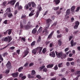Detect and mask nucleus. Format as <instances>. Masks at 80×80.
Segmentation results:
<instances>
[{
  "mask_svg": "<svg viewBox=\"0 0 80 80\" xmlns=\"http://www.w3.org/2000/svg\"><path fill=\"white\" fill-rule=\"evenodd\" d=\"M29 7H31L32 6V2H29L28 3Z\"/></svg>",
  "mask_w": 80,
  "mask_h": 80,
  "instance_id": "bf43d9fd",
  "label": "nucleus"
},
{
  "mask_svg": "<svg viewBox=\"0 0 80 80\" xmlns=\"http://www.w3.org/2000/svg\"><path fill=\"white\" fill-rule=\"evenodd\" d=\"M3 41H5V42H8V43L10 42L11 41V38L10 37H9L8 38L7 37H6L3 40Z\"/></svg>",
  "mask_w": 80,
  "mask_h": 80,
  "instance_id": "39448f33",
  "label": "nucleus"
},
{
  "mask_svg": "<svg viewBox=\"0 0 80 80\" xmlns=\"http://www.w3.org/2000/svg\"><path fill=\"white\" fill-rule=\"evenodd\" d=\"M53 9L54 10H57L59 8V7H58L56 8H53Z\"/></svg>",
  "mask_w": 80,
  "mask_h": 80,
  "instance_id": "f704fd0d",
  "label": "nucleus"
},
{
  "mask_svg": "<svg viewBox=\"0 0 80 80\" xmlns=\"http://www.w3.org/2000/svg\"><path fill=\"white\" fill-rule=\"evenodd\" d=\"M32 7H36V4L34 2H32Z\"/></svg>",
  "mask_w": 80,
  "mask_h": 80,
  "instance_id": "b1692460",
  "label": "nucleus"
},
{
  "mask_svg": "<svg viewBox=\"0 0 80 80\" xmlns=\"http://www.w3.org/2000/svg\"><path fill=\"white\" fill-rule=\"evenodd\" d=\"M19 7V2H17L15 6V8H18Z\"/></svg>",
  "mask_w": 80,
  "mask_h": 80,
  "instance_id": "6ab92c4d",
  "label": "nucleus"
},
{
  "mask_svg": "<svg viewBox=\"0 0 80 80\" xmlns=\"http://www.w3.org/2000/svg\"><path fill=\"white\" fill-rule=\"evenodd\" d=\"M6 67L8 68L9 69H10L11 68V63L10 61H8L6 64Z\"/></svg>",
  "mask_w": 80,
  "mask_h": 80,
  "instance_id": "423d86ee",
  "label": "nucleus"
},
{
  "mask_svg": "<svg viewBox=\"0 0 80 80\" xmlns=\"http://www.w3.org/2000/svg\"><path fill=\"white\" fill-rule=\"evenodd\" d=\"M53 67V64H49L48 66H47V68H52Z\"/></svg>",
  "mask_w": 80,
  "mask_h": 80,
  "instance_id": "dca6fc26",
  "label": "nucleus"
},
{
  "mask_svg": "<svg viewBox=\"0 0 80 80\" xmlns=\"http://www.w3.org/2000/svg\"><path fill=\"white\" fill-rule=\"evenodd\" d=\"M66 57H67V55L66 54H63L62 58H66Z\"/></svg>",
  "mask_w": 80,
  "mask_h": 80,
  "instance_id": "13d9d810",
  "label": "nucleus"
},
{
  "mask_svg": "<svg viewBox=\"0 0 80 80\" xmlns=\"http://www.w3.org/2000/svg\"><path fill=\"white\" fill-rule=\"evenodd\" d=\"M20 50L19 49L18 50H17V53L18 54V55H19L20 54Z\"/></svg>",
  "mask_w": 80,
  "mask_h": 80,
  "instance_id": "8fccbe9b",
  "label": "nucleus"
},
{
  "mask_svg": "<svg viewBox=\"0 0 80 80\" xmlns=\"http://www.w3.org/2000/svg\"><path fill=\"white\" fill-rule=\"evenodd\" d=\"M66 65L67 66H69V65H70V63L68 62H67Z\"/></svg>",
  "mask_w": 80,
  "mask_h": 80,
  "instance_id": "338daca9",
  "label": "nucleus"
},
{
  "mask_svg": "<svg viewBox=\"0 0 80 80\" xmlns=\"http://www.w3.org/2000/svg\"><path fill=\"white\" fill-rule=\"evenodd\" d=\"M41 41V37H40V36H39L38 38V39L37 40V42H38V43H40V42Z\"/></svg>",
  "mask_w": 80,
  "mask_h": 80,
  "instance_id": "bb28decb",
  "label": "nucleus"
},
{
  "mask_svg": "<svg viewBox=\"0 0 80 80\" xmlns=\"http://www.w3.org/2000/svg\"><path fill=\"white\" fill-rule=\"evenodd\" d=\"M54 2L55 3L56 5H58L60 2V0H54Z\"/></svg>",
  "mask_w": 80,
  "mask_h": 80,
  "instance_id": "ddd939ff",
  "label": "nucleus"
},
{
  "mask_svg": "<svg viewBox=\"0 0 80 80\" xmlns=\"http://www.w3.org/2000/svg\"><path fill=\"white\" fill-rule=\"evenodd\" d=\"M18 10H20V9H22V7L21 6H19V7L18 8Z\"/></svg>",
  "mask_w": 80,
  "mask_h": 80,
  "instance_id": "a18cd8bd",
  "label": "nucleus"
},
{
  "mask_svg": "<svg viewBox=\"0 0 80 80\" xmlns=\"http://www.w3.org/2000/svg\"><path fill=\"white\" fill-rule=\"evenodd\" d=\"M54 33V31H52L48 36V38H49L50 39L51 38H52V35Z\"/></svg>",
  "mask_w": 80,
  "mask_h": 80,
  "instance_id": "9d476101",
  "label": "nucleus"
},
{
  "mask_svg": "<svg viewBox=\"0 0 80 80\" xmlns=\"http://www.w3.org/2000/svg\"><path fill=\"white\" fill-rule=\"evenodd\" d=\"M16 2V1L15 0H12L10 2V3L12 5H13L15 4V3Z\"/></svg>",
  "mask_w": 80,
  "mask_h": 80,
  "instance_id": "f3484780",
  "label": "nucleus"
},
{
  "mask_svg": "<svg viewBox=\"0 0 80 80\" xmlns=\"http://www.w3.org/2000/svg\"><path fill=\"white\" fill-rule=\"evenodd\" d=\"M26 76H24L21 77L22 80H25L26 78Z\"/></svg>",
  "mask_w": 80,
  "mask_h": 80,
  "instance_id": "ea45409f",
  "label": "nucleus"
},
{
  "mask_svg": "<svg viewBox=\"0 0 80 80\" xmlns=\"http://www.w3.org/2000/svg\"><path fill=\"white\" fill-rule=\"evenodd\" d=\"M69 49V48H66L64 50L65 52H67V51H68V50Z\"/></svg>",
  "mask_w": 80,
  "mask_h": 80,
  "instance_id": "69168bd1",
  "label": "nucleus"
},
{
  "mask_svg": "<svg viewBox=\"0 0 80 80\" xmlns=\"http://www.w3.org/2000/svg\"><path fill=\"white\" fill-rule=\"evenodd\" d=\"M77 75H78V74H80V71H77Z\"/></svg>",
  "mask_w": 80,
  "mask_h": 80,
  "instance_id": "774afa93",
  "label": "nucleus"
},
{
  "mask_svg": "<svg viewBox=\"0 0 80 80\" xmlns=\"http://www.w3.org/2000/svg\"><path fill=\"white\" fill-rule=\"evenodd\" d=\"M2 55H0V60H2V61H3V58L2 57Z\"/></svg>",
  "mask_w": 80,
  "mask_h": 80,
  "instance_id": "4c0bfd02",
  "label": "nucleus"
},
{
  "mask_svg": "<svg viewBox=\"0 0 80 80\" xmlns=\"http://www.w3.org/2000/svg\"><path fill=\"white\" fill-rule=\"evenodd\" d=\"M30 24V22H28L27 25L25 27V28H26V30H28V29H29L30 27H32V26Z\"/></svg>",
  "mask_w": 80,
  "mask_h": 80,
  "instance_id": "7ed1b4c3",
  "label": "nucleus"
},
{
  "mask_svg": "<svg viewBox=\"0 0 80 80\" xmlns=\"http://www.w3.org/2000/svg\"><path fill=\"white\" fill-rule=\"evenodd\" d=\"M6 11L7 12H11V10H10V8H8L6 10Z\"/></svg>",
  "mask_w": 80,
  "mask_h": 80,
  "instance_id": "a878e982",
  "label": "nucleus"
},
{
  "mask_svg": "<svg viewBox=\"0 0 80 80\" xmlns=\"http://www.w3.org/2000/svg\"><path fill=\"white\" fill-rule=\"evenodd\" d=\"M80 10V7H78L77 8V9L76 10V12H78Z\"/></svg>",
  "mask_w": 80,
  "mask_h": 80,
  "instance_id": "603ef678",
  "label": "nucleus"
},
{
  "mask_svg": "<svg viewBox=\"0 0 80 80\" xmlns=\"http://www.w3.org/2000/svg\"><path fill=\"white\" fill-rule=\"evenodd\" d=\"M46 30H44L43 31H42V33H45V35H48V31L47 30L48 29L47 28H46Z\"/></svg>",
  "mask_w": 80,
  "mask_h": 80,
  "instance_id": "6e6552de",
  "label": "nucleus"
},
{
  "mask_svg": "<svg viewBox=\"0 0 80 80\" xmlns=\"http://www.w3.org/2000/svg\"><path fill=\"white\" fill-rule=\"evenodd\" d=\"M37 50L35 48V49H33L32 50V53H33V54H34V55H35V54H36L37 53Z\"/></svg>",
  "mask_w": 80,
  "mask_h": 80,
  "instance_id": "2eb2a0df",
  "label": "nucleus"
},
{
  "mask_svg": "<svg viewBox=\"0 0 80 80\" xmlns=\"http://www.w3.org/2000/svg\"><path fill=\"white\" fill-rule=\"evenodd\" d=\"M73 58H68L67 59L68 61H72L73 60Z\"/></svg>",
  "mask_w": 80,
  "mask_h": 80,
  "instance_id": "473e14b6",
  "label": "nucleus"
},
{
  "mask_svg": "<svg viewBox=\"0 0 80 80\" xmlns=\"http://www.w3.org/2000/svg\"><path fill=\"white\" fill-rule=\"evenodd\" d=\"M58 44L59 45H62V42L60 40H59L58 42Z\"/></svg>",
  "mask_w": 80,
  "mask_h": 80,
  "instance_id": "7c9ffc66",
  "label": "nucleus"
},
{
  "mask_svg": "<svg viewBox=\"0 0 80 80\" xmlns=\"http://www.w3.org/2000/svg\"><path fill=\"white\" fill-rule=\"evenodd\" d=\"M52 21L50 18L46 20L47 24H46V28L47 29L49 27V26H50V23L52 22Z\"/></svg>",
  "mask_w": 80,
  "mask_h": 80,
  "instance_id": "f257e3e1",
  "label": "nucleus"
},
{
  "mask_svg": "<svg viewBox=\"0 0 80 80\" xmlns=\"http://www.w3.org/2000/svg\"><path fill=\"white\" fill-rule=\"evenodd\" d=\"M15 47H11L10 48V49L11 50H14L15 49Z\"/></svg>",
  "mask_w": 80,
  "mask_h": 80,
  "instance_id": "5fc2aeb1",
  "label": "nucleus"
},
{
  "mask_svg": "<svg viewBox=\"0 0 80 80\" xmlns=\"http://www.w3.org/2000/svg\"><path fill=\"white\" fill-rule=\"evenodd\" d=\"M42 32V27H40L38 31V33H41Z\"/></svg>",
  "mask_w": 80,
  "mask_h": 80,
  "instance_id": "a211bd4d",
  "label": "nucleus"
},
{
  "mask_svg": "<svg viewBox=\"0 0 80 80\" xmlns=\"http://www.w3.org/2000/svg\"><path fill=\"white\" fill-rule=\"evenodd\" d=\"M20 27L21 28H23V25H22V22H20Z\"/></svg>",
  "mask_w": 80,
  "mask_h": 80,
  "instance_id": "4d7b16f0",
  "label": "nucleus"
},
{
  "mask_svg": "<svg viewBox=\"0 0 80 80\" xmlns=\"http://www.w3.org/2000/svg\"><path fill=\"white\" fill-rule=\"evenodd\" d=\"M37 32V29L36 28H34L32 31V33H33L34 34H35V33Z\"/></svg>",
  "mask_w": 80,
  "mask_h": 80,
  "instance_id": "aec40b11",
  "label": "nucleus"
},
{
  "mask_svg": "<svg viewBox=\"0 0 80 80\" xmlns=\"http://www.w3.org/2000/svg\"><path fill=\"white\" fill-rule=\"evenodd\" d=\"M63 66V63L62 62L61 63H59L58 64V67L59 68H61Z\"/></svg>",
  "mask_w": 80,
  "mask_h": 80,
  "instance_id": "4be33fe9",
  "label": "nucleus"
},
{
  "mask_svg": "<svg viewBox=\"0 0 80 80\" xmlns=\"http://www.w3.org/2000/svg\"><path fill=\"white\" fill-rule=\"evenodd\" d=\"M28 8H29V7H28V4L26 5L25 6V8H26V9H28Z\"/></svg>",
  "mask_w": 80,
  "mask_h": 80,
  "instance_id": "37998d69",
  "label": "nucleus"
},
{
  "mask_svg": "<svg viewBox=\"0 0 80 80\" xmlns=\"http://www.w3.org/2000/svg\"><path fill=\"white\" fill-rule=\"evenodd\" d=\"M42 52L43 53H45L46 52V48H44L42 50Z\"/></svg>",
  "mask_w": 80,
  "mask_h": 80,
  "instance_id": "49530a36",
  "label": "nucleus"
},
{
  "mask_svg": "<svg viewBox=\"0 0 80 80\" xmlns=\"http://www.w3.org/2000/svg\"><path fill=\"white\" fill-rule=\"evenodd\" d=\"M28 77L29 78H34V77H33V76H31V75H30V74H28Z\"/></svg>",
  "mask_w": 80,
  "mask_h": 80,
  "instance_id": "a19ab883",
  "label": "nucleus"
},
{
  "mask_svg": "<svg viewBox=\"0 0 80 80\" xmlns=\"http://www.w3.org/2000/svg\"><path fill=\"white\" fill-rule=\"evenodd\" d=\"M58 69V66L57 65H56V66L54 67V69L55 70H57Z\"/></svg>",
  "mask_w": 80,
  "mask_h": 80,
  "instance_id": "cd10ccee",
  "label": "nucleus"
},
{
  "mask_svg": "<svg viewBox=\"0 0 80 80\" xmlns=\"http://www.w3.org/2000/svg\"><path fill=\"white\" fill-rule=\"evenodd\" d=\"M9 72H10V70L9 69H7L6 70V72H5V73H9Z\"/></svg>",
  "mask_w": 80,
  "mask_h": 80,
  "instance_id": "72a5a7b5",
  "label": "nucleus"
},
{
  "mask_svg": "<svg viewBox=\"0 0 80 80\" xmlns=\"http://www.w3.org/2000/svg\"><path fill=\"white\" fill-rule=\"evenodd\" d=\"M35 73H36V72H35V70H33L32 71L31 75H34Z\"/></svg>",
  "mask_w": 80,
  "mask_h": 80,
  "instance_id": "393cba45",
  "label": "nucleus"
},
{
  "mask_svg": "<svg viewBox=\"0 0 80 80\" xmlns=\"http://www.w3.org/2000/svg\"><path fill=\"white\" fill-rule=\"evenodd\" d=\"M25 17H26V15H22L21 16V19H23V18H25Z\"/></svg>",
  "mask_w": 80,
  "mask_h": 80,
  "instance_id": "c9c22d12",
  "label": "nucleus"
},
{
  "mask_svg": "<svg viewBox=\"0 0 80 80\" xmlns=\"http://www.w3.org/2000/svg\"><path fill=\"white\" fill-rule=\"evenodd\" d=\"M49 55L52 57H55V53L54 52H50Z\"/></svg>",
  "mask_w": 80,
  "mask_h": 80,
  "instance_id": "1a4fd4ad",
  "label": "nucleus"
},
{
  "mask_svg": "<svg viewBox=\"0 0 80 80\" xmlns=\"http://www.w3.org/2000/svg\"><path fill=\"white\" fill-rule=\"evenodd\" d=\"M6 14H7L8 17L9 18L13 16L12 14L11 13V12H7L5 14V15H6Z\"/></svg>",
  "mask_w": 80,
  "mask_h": 80,
  "instance_id": "0eeeda50",
  "label": "nucleus"
},
{
  "mask_svg": "<svg viewBox=\"0 0 80 80\" xmlns=\"http://www.w3.org/2000/svg\"><path fill=\"white\" fill-rule=\"evenodd\" d=\"M62 37V34H58L57 35V38H61Z\"/></svg>",
  "mask_w": 80,
  "mask_h": 80,
  "instance_id": "2f4dec72",
  "label": "nucleus"
},
{
  "mask_svg": "<svg viewBox=\"0 0 80 80\" xmlns=\"http://www.w3.org/2000/svg\"><path fill=\"white\" fill-rule=\"evenodd\" d=\"M3 13V10L1 9V10H0V13Z\"/></svg>",
  "mask_w": 80,
  "mask_h": 80,
  "instance_id": "0e129e2a",
  "label": "nucleus"
},
{
  "mask_svg": "<svg viewBox=\"0 0 80 80\" xmlns=\"http://www.w3.org/2000/svg\"><path fill=\"white\" fill-rule=\"evenodd\" d=\"M33 15H34V13H32L31 12L29 14V17H32V16H33Z\"/></svg>",
  "mask_w": 80,
  "mask_h": 80,
  "instance_id": "de8ad7c7",
  "label": "nucleus"
},
{
  "mask_svg": "<svg viewBox=\"0 0 80 80\" xmlns=\"http://www.w3.org/2000/svg\"><path fill=\"white\" fill-rule=\"evenodd\" d=\"M43 48L42 47H37L36 49L37 51H38L39 53H41V52H42V50Z\"/></svg>",
  "mask_w": 80,
  "mask_h": 80,
  "instance_id": "20e7f679",
  "label": "nucleus"
},
{
  "mask_svg": "<svg viewBox=\"0 0 80 80\" xmlns=\"http://www.w3.org/2000/svg\"><path fill=\"white\" fill-rule=\"evenodd\" d=\"M75 23V25H77V26H78V25H79V24H80V23L78 21H76Z\"/></svg>",
  "mask_w": 80,
  "mask_h": 80,
  "instance_id": "c85d7f7f",
  "label": "nucleus"
},
{
  "mask_svg": "<svg viewBox=\"0 0 80 80\" xmlns=\"http://www.w3.org/2000/svg\"><path fill=\"white\" fill-rule=\"evenodd\" d=\"M56 55L58 58H61L62 59H63L62 57L63 56V52H58L57 51H55Z\"/></svg>",
  "mask_w": 80,
  "mask_h": 80,
  "instance_id": "f03ea898",
  "label": "nucleus"
},
{
  "mask_svg": "<svg viewBox=\"0 0 80 80\" xmlns=\"http://www.w3.org/2000/svg\"><path fill=\"white\" fill-rule=\"evenodd\" d=\"M3 5H5V6H6V5H7V2L6 1H4L3 3Z\"/></svg>",
  "mask_w": 80,
  "mask_h": 80,
  "instance_id": "79ce46f5",
  "label": "nucleus"
},
{
  "mask_svg": "<svg viewBox=\"0 0 80 80\" xmlns=\"http://www.w3.org/2000/svg\"><path fill=\"white\" fill-rule=\"evenodd\" d=\"M70 9H68L66 11V15H70Z\"/></svg>",
  "mask_w": 80,
  "mask_h": 80,
  "instance_id": "4468645a",
  "label": "nucleus"
},
{
  "mask_svg": "<svg viewBox=\"0 0 80 80\" xmlns=\"http://www.w3.org/2000/svg\"><path fill=\"white\" fill-rule=\"evenodd\" d=\"M78 26L75 25V26H74V29H77V28H78Z\"/></svg>",
  "mask_w": 80,
  "mask_h": 80,
  "instance_id": "3c124183",
  "label": "nucleus"
},
{
  "mask_svg": "<svg viewBox=\"0 0 80 80\" xmlns=\"http://www.w3.org/2000/svg\"><path fill=\"white\" fill-rule=\"evenodd\" d=\"M43 71L45 72H47V68H44L43 69Z\"/></svg>",
  "mask_w": 80,
  "mask_h": 80,
  "instance_id": "6e6d98bb",
  "label": "nucleus"
},
{
  "mask_svg": "<svg viewBox=\"0 0 80 80\" xmlns=\"http://www.w3.org/2000/svg\"><path fill=\"white\" fill-rule=\"evenodd\" d=\"M74 42L73 40H72L71 42V46H73V43Z\"/></svg>",
  "mask_w": 80,
  "mask_h": 80,
  "instance_id": "58836bf2",
  "label": "nucleus"
},
{
  "mask_svg": "<svg viewBox=\"0 0 80 80\" xmlns=\"http://www.w3.org/2000/svg\"><path fill=\"white\" fill-rule=\"evenodd\" d=\"M75 9V7L73 6L71 8V10L72 12H73Z\"/></svg>",
  "mask_w": 80,
  "mask_h": 80,
  "instance_id": "5701e85b",
  "label": "nucleus"
},
{
  "mask_svg": "<svg viewBox=\"0 0 80 80\" xmlns=\"http://www.w3.org/2000/svg\"><path fill=\"white\" fill-rule=\"evenodd\" d=\"M8 31H9L8 32V35H10V34H11V33H12V30H8Z\"/></svg>",
  "mask_w": 80,
  "mask_h": 80,
  "instance_id": "e433bc0d",
  "label": "nucleus"
},
{
  "mask_svg": "<svg viewBox=\"0 0 80 80\" xmlns=\"http://www.w3.org/2000/svg\"><path fill=\"white\" fill-rule=\"evenodd\" d=\"M45 66H43L42 67H41L40 68V70H43V68H45Z\"/></svg>",
  "mask_w": 80,
  "mask_h": 80,
  "instance_id": "c756f323",
  "label": "nucleus"
},
{
  "mask_svg": "<svg viewBox=\"0 0 80 80\" xmlns=\"http://www.w3.org/2000/svg\"><path fill=\"white\" fill-rule=\"evenodd\" d=\"M48 10H47V11H46L44 13V15H47V13H48Z\"/></svg>",
  "mask_w": 80,
  "mask_h": 80,
  "instance_id": "864d4df0",
  "label": "nucleus"
},
{
  "mask_svg": "<svg viewBox=\"0 0 80 80\" xmlns=\"http://www.w3.org/2000/svg\"><path fill=\"white\" fill-rule=\"evenodd\" d=\"M28 50L25 51L24 52V55L23 56V57H26V56L28 55Z\"/></svg>",
  "mask_w": 80,
  "mask_h": 80,
  "instance_id": "f8f14e48",
  "label": "nucleus"
},
{
  "mask_svg": "<svg viewBox=\"0 0 80 80\" xmlns=\"http://www.w3.org/2000/svg\"><path fill=\"white\" fill-rule=\"evenodd\" d=\"M50 47H52L53 46V44L52 43H50L49 45Z\"/></svg>",
  "mask_w": 80,
  "mask_h": 80,
  "instance_id": "e2e57ef3",
  "label": "nucleus"
},
{
  "mask_svg": "<svg viewBox=\"0 0 80 80\" xmlns=\"http://www.w3.org/2000/svg\"><path fill=\"white\" fill-rule=\"evenodd\" d=\"M21 39L24 42H25L26 41V39L25 38H21Z\"/></svg>",
  "mask_w": 80,
  "mask_h": 80,
  "instance_id": "052dcab7",
  "label": "nucleus"
},
{
  "mask_svg": "<svg viewBox=\"0 0 80 80\" xmlns=\"http://www.w3.org/2000/svg\"><path fill=\"white\" fill-rule=\"evenodd\" d=\"M37 78H38V79H40L41 78V76H40V75H38L36 76Z\"/></svg>",
  "mask_w": 80,
  "mask_h": 80,
  "instance_id": "09e8293b",
  "label": "nucleus"
},
{
  "mask_svg": "<svg viewBox=\"0 0 80 80\" xmlns=\"http://www.w3.org/2000/svg\"><path fill=\"white\" fill-rule=\"evenodd\" d=\"M23 67H21L20 68H19L18 69V71L19 72H20L23 70Z\"/></svg>",
  "mask_w": 80,
  "mask_h": 80,
  "instance_id": "412c9836",
  "label": "nucleus"
},
{
  "mask_svg": "<svg viewBox=\"0 0 80 80\" xmlns=\"http://www.w3.org/2000/svg\"><path fill=\"white\" fill-rule=\"evenodd\" d=\"M12 76L13 77H17L18 76V73L16 72V73H13L12 75Z\"/></svg>",
  "mask_w": 80,
  "mask_h": 80,
  "instance_id": "9b49d317",
  "label": "nucleus"
},
{
  "mask_svg": "<svg viewBox=\"0 0 80 80\" xmlns=\"http://www.w3.org/2000/svg\"><path fill=\"white\" fill-rule=\"evenodd\" d=\"M35 41H33L32 42V43L31 44V45L32 46H33V45H35Z\"/></svg>",
  "mask_w": 80,
  "mask_h": 80,
  "instance_id": "c03bdc74",
  "label": "nucleus"
},
{
  "mask_svg": "<svg viewBox=\"0 0 80 80\" xmlns=\"http://www.w3.org/2000/svg\"><path fill=\"white\" fill-rule=\"evenodd\" d=\"M34 64L33 63H30L29 64V67H32V66H33Z\"/></svg>",
  "mask_w": 80,
  "mask_h": 80,
  "instance_id": "680f3d73",
  "label": "nucleus"
}]
</instances>
